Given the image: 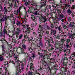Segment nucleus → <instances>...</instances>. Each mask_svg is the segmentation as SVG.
<instances>
[{
    "label": "nucleus",
    "instance_id": "31",
    "mask_svg": "<svg viewBox=\"0 0 75 75\" xmlns=\"http://www.w3.org/2000/svg\"><path fill=\"white\" fill-rule=\"evenodd\" d=\"M51 50L52 51V52H53L54 53L55 52V50H56L55 49H54V46H52V48H51Z\"/></svg>",
    "mask_w": 75,
    "mask_h": 75
},
{
    "label": "nucleus",
    "instance_id": "12",
    "mask_svg": "<svg viewBox=\"0 0 75 75\" xmlns=\"http://www.w3.org/2000/svg\"><path fill=\"white\" fill-rule=\"evenodd\" d=\"M56 33L57 30L55 29L52 30V29L50 32L51 35H55Z\"/></svg>",
    "mask_w": 75,
    "mask_h": 75
},
{
    "label": "nucleus",
    "instance_id": "9",
    "mask_svg": "<svg viewBox=\"0 0 75 75\" xmlns=\"http://www.w3.org/2000/svg\"><path fill=\"white\" fill-rule=\"evenodd\" d=\"M64 35H66V37H69V38H72V34L69 33L64 32Z\"/></svg>",
    "mask_w": 75,
    "mask_h": 75
},
{
    "label": "nucleus",
    "instance_id": "5",
    "mask_svg": "<svg viewBox=\"0 0 75 75\" xmlns=\"http://www.w3.org/2000/svg\"><path fill=\"white\" fill-rule=\"evenodd\" d=\"M5 14H7V12H10L13 9V8L11 7H9L7 8L6 7V8H5Z\"/></svg>",
    "mask_w": 75,
    "mask_h": 75
},
{
    "label": "nucleus",
    "instance_id": "54",
    "mask_svg": "<svg viewBox=\"0 0 75 75\" xmlns=\"http://www.w3.org/2000/svg\"><path fill=\"white\" fill-rule=\"evenodd\" d=\"M45 56H47V58H47V59H50V56H49L48 54H47V55H46Z\"/></svg>",
    "mask_w": 75,
    "mask_h": 75
},
{
    "label": "nucleus",
    "instance_id": "52",
    "mask_svg": "<svg viewBox=\"0 0 75 75\" xmlns=\"http://www.w3.org/2000/svg\"><path fill=\"white\" fill-rule=\"evenodd\" d=\"M20 23H21V22L20 21H17V22L16 23V24L17 25V26H18V25H20Z\"/></svg>",
    "mask_w": 75,
    "mask_h": 75
},
{
    "label": "nucleus",
    "instance_id": "26",
    "mask_svg": "<svg viewBox=\"0 0 75 75\" xmlns=\"http://www.w3.org/2000/svg\"><path fill=\"white\" fill-rule=\"evenodd\" d=\"M43 51L44 54H45V56L46 55H48V51H47V50H44Z\"/></svg>",
    "mask_w": 75,
    "mask_h": 75
},
{
    "label": "nucleus",
    "instance_id": "22",
    "mask_svg": "<svg viewBox=\"0 0 75 75\" xmlns=\"http://www.w3.org/2000/svg\"><path fill=\"white\" fill-rule=\"evenodd\" d=\"M40 12L39 10L37 11H35L33 12V14L35 16H37L38 14H39V13Z\"/></svg>",
    "mask_w": 75,
    "mask_h": 75
},
{
    "label": "nucleus",
    "instance_id": "32",
    "mask_svg": "<svg viewBox=\"0 0 75 75\" xmlns=\"http://www.w3.org/2000/svg\"><path fill=\"white\" fill-rule=\"evenodd\" d=\"M30 2L31 3V5H32V6H35V5L36 4V3L33 1H30Z\"/></svg>",
    "mask_w": 75,
    "mask_h": 75
},
{
    "label": "nucleus",
    "instance_id": "33",
    "mask_svg": "<svg viewBox=\"0 0 75 75\" xmlns=\"http://www.w3.org/2000/svg\"><path fill=\"white\" fill-rule=\"evenodd\" d=\"M12 41L13 44H17V42H16V40L15 39H12Z\"/></svg>",
    "mask_w": 75,
    "mask_h": 75
},
{
    "label": "nucleus",
    "instance_id": "1",
    "mask_svg": "<svg viewBox=\"0 0 75 75\" xmlns=\"http://www.w3.org/2000/svg\"><path fill=\"white\" fill-rule=\"evenodd\" d=\"M21 46L24 50H25L26 48V46L23 43H22L21 45V46H18V48L20 50V51L21 53V54H23V53H24V49H23L22 47H21Z\"/></svg>",
    "mask_w": 75,
    "mask_h": 75
},
{
    "label": "nucleus",
    "instance_id": "57",
    "mask_svg": "<svg viewBox=\"0 0 75 75\" xmlns=\"http://www.w3.org/2000/svg\"><path fill=\"white\" fill-rule=\"evenodd\" d=\"M10 17H11L12 18H14V15H13V13L11 14L10 15Z\"/></svg>",
    "mask_w": 75,
    "mask_h": 75
},
{
    "label": "nucleus",
    "instance_id": "19",
    "mask_svg": "<svg viewBox=\"0 0 75 75\" xmlns=\"http://www.w3.org/2000/svg\"><path fill=\"white\" fill-rule=\"evenodd\" d=\"M58 40H56L55 41V43L56 44H57L55 46V48L57 50H58V48H59V45H58Z\"/></svg>",
    "mask_w": 75,
    "mask_h": 75
},
{
    "label": "nucleus",
    "instance_id": "51",
    "mask_svg": "<svg viewBox=\"0 0 75 75\" xmlns=\"http://www.w3.org/2000/svg\"><path fill=\"white\" fill-rule=\"evenodd\" d=\"M31 50V48L29 47L28 48V50L30 51V53H33V51Z\"/></svg>",
    "mask_w": 75,
    "mask_h": 75
},
{
    "label": "nucleus",
    "instance_id": "21",
    "mask_svg": "<svg viewBox=\"0 0 75 75\" xmlns=\"http://www.w3.org/2000/svg\"><path fill=\"white\" fill-rule=\"evenodd\" d=\"M34 58L33 57H30L28 58V61L29 62H30L31 61H33V59H34Z\"/></svg>",
    "mask_w": 75,
    "mask_h": 75
},
{
    "label": "nucleus",
    "instance_id": "27",
    "mask_svg": "<svg viewBox=\"0 0 75 75\" xmlns=\"http://www.w3.org/2000/svg\"><path fill=\"white\" fill-rule=\"evenodd\" d=\"M67 13L69 14V15H70V14H71V13H72V11L71 10L68 9L67 10Z\"/></svg>",
    "mask_w": 75,
    "mask_h": 75
},
{
    "label": "nucleus",
    "instance_id": "53",
    "mask_svg": "<svg viewBox=\"0 0 75 75\" xmlns=\"http://www.w3.org/2000/svg\"><path fill=\"white\" fill-rule=\"evenodd\" d=\"M4 34H7V30H6L5 29H4Z\"/></svg>",
    "mask_w": 75,
    "mask_h": 75
},
{
    "label": "nucleus",
    "instance_id": "3",
    "mask_svg": "<svg viewBox=\"0 0 75 75\" xmlns=\"http://www.w3.org/2000/svg\"><path fill=\"white\" fill-rule=\"evenodd\" d=\"M1 18L0 20V21L2 22V21H6L7 20V18H10V17L7 16V15L6 14L5 16L4 15H2L1 16Z\"/></svg>",
    "mask_w": 75,
    "mask_h": 75
},
{
    "label": "nucleus",
    "instance_id": "39",
    "mask_svg": "<svg viewBox=\"0 0 75 75\" xmlns=\"http://www.w3.org/2000/svg\"><path fill=\"white\" fill-rule=\"evenodd\" d=\"M27 74L28 75H33V72L28 71L27 72Z\"/></svg>",
    "mask_w": 75,
    "mask_h": 75
},
{
    "label": "nucleus",
    "instance_id": "4",
    "mask_svg": "<svg viewBox=\"0 0 75 75\" xmlns=\"http://www.w3.org/2000/svg\"><path fill=\"white\" fill-rule=\"evenodd\" d=\"M62 36L63 38H62L60 41L62 44H64V43L67 41V36L66 35H62Z\"/></svg>",
    "mask_w": 75,
    "mask_h": 75
},
{
    "label": "nucleus",
    "instance_id": "40",
    "mask_svg": "<svg viewBox=\"0 0 75 75\" xmlns=\"http://www.w3.org/2000/svg\"><path fill=\"white\" fill-rule=\"evenodd\" d=\"M21 70L22 71H23L24 69V65L23 64L21 65Z\"/></svg>",
    "mask_w": 75,
    "mask_h": 75
},
{
    "label": "nucleus",
    "instance_id": "62",
    "mask_svg": "<svg viewBox=\"0 0 75 75\" xmlns=\"http://www.w3.org/2000/svg\"><path fill=\"white\" fill-rule=\"evenodd\" d=\"M67 54H68L67 53H65L63 55L64 57L65 58V57H67Z\"/></svg>",
    "mask_w": 75,
    "mask_h": 75
},
{
    "label": "nucleus",
    "instance_id": "49",
    "mask_svg": "<svg viewBox=\"0 0 75 75\" xmlns=\"http://www.w3.org/2000/svg\"><path fill=\"white\" fill-rule=\"evenodd\" d=\"M0 41H1L3 42V41H6V40L4 38H2L1 39H0Z\"/></svg>",
    "mask_w": 75,
    "mask_h": 75
},
{
    "label": "nucleus",
    "instance_id": "63",
    "mask_svg": "<svg viewBox=\"0 0 75 75\" xmlns=\"http://www.w3.org/2000/svg\"><path fill=\"white\" fill-rule=\"evenodd\" d=\"M71 37H73L74 38H75V34H71Z\"/></svg>",
    "mask_w": 75,
    "mask_h": 75
},
{
    "label": "nucleus",
    "instance_id": "42",
    "mask_svg": "<svg viewBox=\"0 0 75 75\" xmlns=\"http://www.w3.org/2000/svg\"><path fill=\"white\" fill-rule=\"evenodd\" d=\"M17 69V72H18H18L21 73V71H22L21 69L20 68Z\"/></svg>",
    "mask_w": 75,
    "mask_h": 75
},
{
    "label": "nucleus",
    "instance_id": "30",
    "mask_svg": "<svg viewBox=\"0 0 75 75\" xmlns=\"http://www.w3.org/2000/svg\"><path fill=\"white\" fill-rule=\"evenodd\" d=\"M56 39L57 40H58L59 41H61V38H60V36L59 34L57 35V36L56 37Z\"/></svg>",
    "mask_w": 75,
    "mask_h": 75
},
{
    "label": "nucleus",
    "instance_id": "64",
    "mask_svg": "<svg viewBox=\"0 0 75 75\" xmlns=\"http://www.w3.org/2000/svg\"><path fill=\"white\" fill-rule=\"evenodd\" d=\"M35 8L36 9H37V8H38V6L36 4V5H35Z\"/></svg>",
    "mask_w": 75,
    "mask_h": 75
},
{
    "label": "nucleus",
    "instance_id": "18",
    "mask_svg": "<svg viewBox=\"0 0 75 75\" xmlns=\"http://www.w3.org/2000/svg\"><path fill=\"white\" fill-rule=\"evenodd\" d=\"M40 4H41V5L40 7V8H41L42 7H44L45 6V3L43 2V1H41L40 2Z\"/></svg>",
    "mask_w": 75,
    "mask_h": 75
},
{
    "label": "nucleus",
    "instance_id": "55",
    "mask_svg": "<svg viewBox=\"0 0 75 75\" xmlns=\"http://www.w3.org/2000/svg\"><path fill=\"white\" fill-rule=\"evenodd\" d=\"M17 65H18L17 66V68H20V64L19 63H18Z\"/></svg>",
    "mask_w": 75,
    "mask_h": 75
},
{
    "label": "nucleus",
    "instance_id": "34",
    "mask_svg": "<svg viewBox=\"0 0 75 75\" xmlns=\"http://www.w3.org/2000/svg\"><path fill=\"white\" fill-rule=\"evenodd\" d=\"M13 8H15V9H16V8H18V6L17 5L16 2L14 4V5H13Z\"/></svg>",
    "mask_w": 75,
    "mask_h": 75
},
{
    "label": "nucleus",
    "instance_id": "58",
    "mask_svg": "<svg viewBox=\"0 0 75 75\" xmlns=\"http://www.w3.org/2000/svg\"><path fill=\"white\" fill-rule=\"evenodd\" d=\"M2 49L3 50H6V47L4 45H2Z\"/></svg>",
    "mask_w": 75,
    "mask_h": 75
},
{
    "label": "nucleus",
    "instance_id": "43",
    "mask_svg": "<svg viewBox=\"0 0 75 75\" xmlns=\"http://www.w3.org/2000/svg\"><path fill=\"white\" fill-rule=\"evenodd\" d=\"M62 25L63 27V28L64 29H66V28H67V26L65 25L64 23H63V24L62 23Z\"/></svg>",
    "mask_w": 75,
    "mask_h": 75
},
{
    "label": "nucleus",
    "instance_id": "37",
    "mask_svg": "<svg viewBox=\"0 0 75 75\" xmlns=\"http://www.w3.org/2000/svg\"><path fill=\"white\" fill-rule=\"evenodd\" d=\"M2 51H3V52H2V55H6V54H7L6 51H5V50H2Z\"/></svg>",
    "mask_w": 75,
    "mask_h": 75
},
{
    "label": "nucleus",
    "instance_id": "38",
    "mask_svg": "<svg viewBox=\"0 0 75 75\" xmlns=\"http://www.w3.org/2000/svg\"><path fill=\"white\" fill-rule=\"evenodd\" d=\"M3 59H4V57H3L1 55L0 56V62H2L3 61Z\"/></svg>",
    "mask_w": 75,
    "mask_h": 75
},
{
    "label": "nucleus",
    "instance_id": "11",
    "mask_svg": "<svg viewBox=\"0 0 75 75\" xmlns=\"http://www.w3.org/2000/svg\"><path fill=\"white\" fill-rule=\"evenodd\" d=\"M58 25H59V24L58 23L57 24H56V25H55V27H57V29L59 31V33H61V31L62 30V27L59 26L58 27Z\"/></svg>",
    "mask_w": 75,
    "mask_h": 75
},
{
    "label": "nucleus",
    "instance_id": "8",
    "mask_svg": "<svg viewBox=\"0 0 75 75\" xmlns=\"http://www.w3.org/2000/svg\"><path fill=\"white\" fill-rule=\"evenodd\" d=\"M21 31L20 28H17L16 30L15 31V35H19L20 33H21Z\"/></svg>",
    "mask_w": 75,
    "mask_h": 75
},
{
    "label": "nucleus",
    "instance_id": "2",
    "mask_svg": "<svg viewBox=\"0 0 75 75\" xmlns=\"http://www.w3.org/2000/svg\"><path fill=\"white\" fill-rule=\"evenodd\" d=\"M56 10L57 11L58 15L60 17L59 18V20H61V19L65 17V16L63 14L61 13V11L60 10L58 9V8H56Z\"/></svg>",
    "mask_w": 75,
    "mask_h": 75
},
{
    "label": "nucleus",
    "instance_id": "7",
    "mask_svg": "<svg viewBox=\"0 0 75 75\" xmlns=\"http://www.w3.org/2000/svg\"><path fill=\"white\" fill-rule=\"evenodd\" d=\"M6 7H4V8L2 7V6H0V12H1V11L4 14H6V12H5V10L4 8H6Z\"/></svg>",
    "mask_w": 75,
    "mask_h": 75
},
{
    "label": "nucleus",
    "instance_id": "20",
    "mask_svg": "<svg viewBox=\"0 0 75 75\" xmlns=\"http://www.w3.org/2000/svg\"><path fill=\"white\" fill-rule=\"evenodd\" d=\"M9 52L12 54V55L14 56L15 55V54H14V49L13 48V51L12 50H11Z\"/></svg>",
    "mask_w": 75,
    "mask_h": 75
},
{
    "label": "nucleus",
    "instance_id": "59",
    "mask_svg": "<svg viewBox=\"0 0 75 75\" xmlns=\"http://www.w3.org/2000/svg\"><path fill=\"white\" fill-rule=\"evenodd\" d=\"M66 47L67 48H68L69 47V44L67 43H67H66Z\"/></svg>",
    "mask_w": 75,
    "mask_h": 75
},
{
    "label": "nucleus",
    "instance_id": "44",
    "mask_svg": "<svg viewBox=\"0 0 75 75\" xmlns=\"http://www.w3.org/2000/svg\"><path fill=\"white\" fill-rule=\"evenodd\" d=\"M10 62L11 63H12V64H15V63H14V61H12V59H11L9 60V63H10Z\"/></svg>",
    "mask_w": 75,
    "mask_h": 75
},
{
    "label": "nucleus",
    "instance_id": "23",
    "mask_svg": "<svg viewBox=\"0 0 75 75\" xmlns=\"http://www.w3.org/2000/svg\"><path fill=\"white\" fill-rule=\"evenodd\" d=\"M64 8H67L68 7H69V6H70V5L69 4H64Z\"/></svg>",
    "mask_w": 75,
    "mask_h": 75
},
{
    "label": "nucleus",
    "instance_id": "16",
    "mask_svg": "<svg viewBox=\"0 0 75 75\" xmlns=\"http://www.w3.org/2000/svg\"><path fill=\"white\" fill-rule=\"evenodd\" d=\"M45 27V25H40L39 27L38 30H42L43 28H44Z\"/></svg>",
    "mask_w": 75,
    "mask_h": 75
},
{
    "label": "nucleus",
    "instance_id": "61",
    "mask_svg": "<svg viewBox=\"0 0 75 75\" xmlns=\"http://www.w3.org/2000/svg\"><path fill=\"white\" fill-rule=\"evenodd\" d=\"M66 40L67 43H69L70 42V40L69 39H67Z\"/></svg>",
    "mask_w": 75,
    "mask_h": 75
},
{
    "label": "nucleus",
    "instance_id": "24",
    "mask_svg": "<svg viewBox=\"0 0 75 75\" xmlns=\"http://www.w3.org/2000/svg\"><path fill=\"white\" fill-rule=\"evenodd\" d=\"M47 38L48 39L49 41H53V38H52V37L49 36L47 37Z\"/></svg>",
    "mask_w": 75,
    "mask_h": 75
},
{
    "label": "nucleus",
    "instance_id": "35",
    "mask_svg": "<svg viewBox=\"0 0 75 75\" xmlns=\"http://www.w3.org/2000/svg\"><path fill=\"white\" fill-rule=\"evenodd\" d=\"M24 38H25L27 41H28L30 39V37L28 35H26L24 37Z\"/></svg>",
    "mask_w": 75,
    "mask_h": 75
},
{
    "label": "nucleus",
    "instance_id": "56",
    "mask_svg": "<svg viewBox=\"0 0 75 75\" xmlns=\"http://www.w3.org/2000/svg\"><path fill=\"white\" fill-rule=\"evenodd\" d=\"M39 45L42 47L43 46V44H42V43L41 41H40L39 42Z\"/></svg>",
    "mask_w": 75,
    "mask_h": 75
},
{
    "label": "nucleus",
    "instance_id": "50",
    "mask_svg": "<svg viewBox=\"0 0 75 75\" xmlns=\"http://www.w3.org/2000/svg\"><path fill=\"white\" fill-rule=\"evenodd\" d=\"M71 16H72V17H75V13H71Z\"/></svg>",
    "mask_w": 75,
    "mask_h": 75
},
{
    "label": "nucleus",
    "instance_id": "15",
    "mask_svg": "<svg viewBox=\"0 0 75 75\" xmlns=\"http://www.w3.org/2000/svg\"><path fill=\"white\" fill-rule=\"evenodd\" d=\"M30 69L31 71H34V67H33V64L31 63L30 64Z\"/></svg>",
    "mask_w": 75,
    "mask_h": 75
},
{
    "label": "nucleus",
    "instance_id": "14",
    "mask_svg": "<svg viewBox=\"0 0 75 75\" xmlns=\"http://www.w3.org/2000/svg\"><path fill=\"white\" fill-rule=\"evenodd\" d=\"M13 1L11 3V4H9V2H8V4H9V6L10 7H12L14 6V4H15V3L16 2V1L15 0H13Z\"/></svg>",
    "mask_w": 75,
    "mask_h": 75
},
{
    "label": "nucleus",
    "instance_id": "48",
    "mask_svg": "<svg viewBox=\"0 0 75 75\" xmlns=\"http://www.w3.org/2000/svg\"><path fill=\"white\" fill-rule=\"evenodd\" d=\"M9 58L10 59H13V55H11V54H10L9 55Z\"/></svg>",
    "mask_w": 75,
    "mask_h": 75
},
{
    "label": "nucleus",
    "instance_id": "47",
    "mask_svg": "<svg viewBox=\"0 0 75 75\" xmlns=\"http://www.w3.org/2000/svg\"><path fill=\"white\" fill-rule=\"evenodd\" d=\"M72 10H74L75 9V5H72V7L71 8Z\"/></svg>",
    "mask_w": 75,
    "mask_h": 75
},
{
    "label": "nucleus",
    "instance_id": "13",
    "mask_svg": "<svg viewBox=\"0 0 75 75\" xmlns=\"http://www.w3.org/2000/svg\"><path fill=\"white\" fill-rule=\"evenodd\" d=\"M38 54L39 55V57L40 58H45V55H43V54L42 53H40V52H38Z\"/></svg>",
    "mask_w": 75,
    "mask_h": 75
},
{
    "label": "nucleus",
    "instance_id": "25",
    "mask_svg": "<svg viewBox=\"0 0 75 75\" xmlns=\"http://www.w3.org/2000/svg\"><path fill=\"white\" fill-rule=\"evenodd\" d=\"M30 1H28L27 2V1H25V2L24 4L25 6H28V5H29L30 4Z\"/></svg>",
    "mask_w": 75,
    "mask_h": 75
},
{
    "label": "nucleus",
    "instance_id": "46",
    "mask_svg": "<svg viewBox=\"0 0 75 75\" xmlns=\"http://www.w3.org/2000/svg\"><path fill=\"white\" fill-rule=\"evenodd\" d=\"M23 38V35L22 34H20L19 36V40H21Z\"/></svg>",
    "mask_w": 75,
    "mask_h": 75
},
{
    "label": "nucleus",
    "instance_id": "17",
    "mask_svg": "<svg viewBox=\"0 0 75 75\" xmlns=\"http://www.w3.org/2000/svg\"><path fill=\"white\" fill-rule=\"evenodd\" d=\"M41 19L42 20V23H45V22H46V21H47V19H46V18H45L44 17L42 16L41 17Z\"/></svg>",
    "mask_w": 75,
    "mask_h": 75
},
{
    "label": "nucleus",
    "instance_id": "36",
    "mask_svg": "<svg viewBox=\"0 0 75 75\" xmlns=\"http://www.w3.org/2000/svg\"><path fill=\"white\" fill-rule=\"evenodd\" d=\"M67 49H65V48H64L63 49V52L65 54H67L68 53V51H67Z\"/></svg>",
    "mask_w": 75,
    "mask_h": 75
},
{
    "label": "nucleus",
    "instance_id": "60",
    "mask_svg": "<svg viewBox=\"0 0 75 75\" xmlns=\"http://www.w3.org/2000/svg\"><path fill=\"white\" fill-rule=\"evenodd\" d=\"M25 39H23L22 40V43H24H24H25Z\"/></svg>",
    "mask_w": 75,
    "mask_h": 75
},
{
    "label": "nucleus",
    "instance_id": "10",
    "mask_svg": "<svg viewBox=\"0 0 75 75\" xmlns=\"http://www.w3.org/2000/svg\"><path fill=\"white\" fill-rule=\"evenodd\" d=\"M69 27H71V28H72L73 27H75V23L74 22H70L69 24Z\"/></svg>",
    "mask_w": 75,
    "mask_h": 75
},
{
    "label": "nucleus",
    "instance_id": "45",
    "mask_svg": "<svg viewBox=\"0 0 75 75\" xmlns=\"http://www.w3.org/2000/svg\"><path fill=\"white\" fill-rule=\"evenodd\" d=\"M48 59L47 58H44V62L45 63H46V62H47V61H48Z\"/></svg>",
    "mask_w": 75,
    "mask_h": 75
},
{
    "label": "nucleus",
    "instance_id": "6",
    "mask_svg": "<svg viewBox=\"0 0 75 75\" xmlns=\"http://www.w3.org/2000/svg\"><path fill=\"white\" fill-rule=\"evenodd\" d=\"M44 31L41 30L40 31V34L39 35V39H42V36H44Z\"/></svg>",
    "mask_w": 75,
    "mask_h": 75
},
{
    "label": "nucleus",
    "instance_id": "41",
    "mask_svg": "<svg viewBox=\"0 0 75 75\" xmlns=\"http://www.w3.org/2000/svg\"><path fill=\"white\" fill-rule=\"evenodd\" d=\"M54 69L57 70L58 69V65L57 64H56L54 65Z\"/></svg>",
    "mask_w": 75,
    "mask_h": 75
},
{
    "label": "nucleus",
    "instance_id": "29",
    "mask_svg": "<svg viewBox=\"0 0 75 75\" xmlns=\"http://www.w3.org/2000/svg\"><path fill=\"white\" fill-rule=\"evenodd\" d=\"M36 57V54H35V52H33L32 54V58H34V57Z\"/></svg>",
    "mask_w": 75,
    "mask_h": 75
},
{
    "label": "nucleus",
    "instance_id": "28",
    "mask_svg": "<svg viewBox=\"0 0 75 75\" xmlns=\"http://www.w3.org/2000/svg\"><path fill=\"white\" fill-rule=\"evenodd\" d=\"M13 56L14 58H15V59H17L18 61H19V59L18 58V56L17 55H15H15Z\"/></svg>",
    "mask_w": 75,
    "mask_h": 75
}]
</instances>
